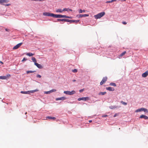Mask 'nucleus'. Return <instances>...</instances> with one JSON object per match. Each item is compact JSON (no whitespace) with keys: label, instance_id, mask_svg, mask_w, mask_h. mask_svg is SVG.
Returning a JSON list of instances; mask_svg holds the SVG:
<instances>
[{"label":"nucleus","instance_id":"obj_1","mask_svg":"<svg viewBox=\"0 0 148 148\" xmlns=\"http://www.w3.org/2000/svg\"><path fill=\"white\" fill-rule=\"evenodd\" d=\"M105 14V13L104 12H102L98 14L95 15L94 17L96 19L100 18L101 17L104 16Z\"/></svg>","mask_w":148,"mask_h":148},{"label":"nucleus","instance_id":"obj_2","mask_svg":"<svg viewBox=\"0 0 148 148\" xmlns=\"http://www.w3.org/2000/svg\"><path fill=\"white\" fill-rule=\"evenodd\" d=\"M64 93L68 95H72L75 94V92L74 90H72L71 91H64Z\"/></svg>","mask_w":148,"mask_h":148},{"label":"nucleus","instance_id":"obj_3","mask_svg":"<svg viewBox=\"0 0 148 148\" xmlns=\"http://www.w3.org/2000/svg\"><path fill=\"white\" fill-rule=\"evenodd\" d=\"M53 17L56 18H64V15H62L60 14H53Z\"/></svg>","mask_w":148,"mask_h":148},{"label":"nucleus","instance_id":"obj_4","mask_svg":"<svg viewBox=\"0 0 148 148\" xmlns=\"http://www.w3.org/2000/svg\"><path fill=\"white\" fill-rule=\"evenodd\" d=\"M107 79L108 78L106 77H103L102 79V80L100 82V84L101 85H102L104 84L107 81Z\"/></svg>","mask_w":148,"mask_h":148},{"label":"nucleus","instance_id":"obj_5","mask_svg":"<svg viewBox=\"0 0 148 148\" xmlns=\"http://www.w3.org/2000/svg\"><path fill=\"white\" fill-rule=\"evenodd\" d=\"M10 76L11 75L10 74H8L6 76H0V79H7L9 77H10Z\"/></svg>","mask_w":148,"mask_h":148},{"label":"nucleus","instance_id":"obj_6","mask_svg":"<svg viewBox=\"0 0 148 148\" xmlns=\"http://www.w3.org/2000/svg\"><path fill=\"white\" fill-rule=\"evenodd\" d=\"M53 13H51L49 12H45L43 13V15L45 16H47L52 17L53 16Z\"/></svg>","mask_w":148,"mask_h":148},{"label":"nucleus","instance_id":"obj_7","mask_svg":"<svg viewBox=\"0 0 148 148\" xmlns=\"http://www.w3.org/2000/svg\"><path fill=\"white\" fill-rule=\"evenodd\" d=\"M22 42H21L18 44L13 47V49H18L22 45Z\"/></svg>","mask_w":148,"mask_h":148},{"label":"nucleus","instance_id":"obj_8","mask_svg":"<svg viewBox=\"0 0 148 148\" xmlns=\"http://www.w3.org/2000/svg\"><path fill=\"white\" fill-rule=\"evenodd\" d=\"M89 99L88 97H82L78 99L77 100L78 101H80L81 100L86 101L88 100Z\"/></svg>","mask_w":148,"mask_h":148},{"label":"nucleus","instance_id":"obj_9","mask_svg":"<svg viewBox=\"0 0 148 148\" xmlns=\"http://www.w3.org/2000/svg\"><path fill=\"white\" fill-rule=\"evenodd\" d=\"M79 21V20H71L66 19V22L72 23H77Z\"/></svg>","mask_w":148,"mask_h":148},{"label":"nucleus","instance_id":"obj_10","mask_svg":"<svg viewBox=\"0 0 148 148\" xmlns=\"http://www.w3.org/2000/svg\"><path fill=\"white\" fill-rule=\"evenodd\" d=\"M88 16L89 14H79L77 16L79 18H82L83 17Z\"/></svg>","mask_w":148,"mask_h":148},{"label":"nucleus","instance_id":"obj_11","mask_svg":"<svg viewBox=\"0 0 148 148\" xmlns=\"http://www.w3.org/2000/svg\"><path fill=\"white\" fill-rule=\"evenodd\" d=\"M140 119H144L146 120L148 119V117L144 115H140Z\"/></svg>","mask_w":148,"mask_h":148},{"label":"nucleus","instance_id":"obj_12","mask_svg":"<svg viewBox=\"0 0 148 148\" xmlns=\"http://www.w3.org/2000/svg\"><path fill=\"white\" fill-rule=\"evenodd\" d=\"M66 99V97H62L60 98H57L56 99V100L58 101V100H64Z\"/></svg>","mask_w":148,"mask_h":148},{"label":"nucleus","instance_id":"obj_13","mask_svg":"<svg viewBox=\"0 0 148 148\" xmlns=\"http://www.w3.org/2000/svg\"><path fill=\"white\" fill-rule=\"evenodd\" d=\"M9 1V0H0V3L1 4L3 5V3H7Z\"/></svg>","mask_w":148,"mask_h":148},{"label":"nucleus","instance_id":"obj_14","mask_svg":"<svg viewBox=\"0 0 148 148\" xmlns=\"http://www.w3.org/2000/svg\"><path fill=\"white\" fill-rule=\"evenodd\" d=\"M148 75V71H146L145 72L143 73L142 74V76L143 77H147Z\"/></svg>","mask_w":148,"mask_h":148},{"label":"nucleus","instance_id":"obj_15","mask_svg":"<svg viewBox=\"0 0 148 148\" xmlns=\"http://www.w3.org/2000/svg\"><path fill=\"white\" fill-rule=\"evenodd\" d=\"M34 64L37 66V67L39 69H42L43 68L42 66L40 64L38 63H34Z\"/></svg>","mask_w":148,"mask_h":148},{"label":"nucleus","instance_id":"obj_16","mask_svg":"<svg viewBox=\"0 0 148 148\" xmlns=\"http://www.w3.org/2000/svg\"><path fill=\"white\" fill-rule=\"evenodd\" d=\"M106 89L107 90L110 91H113L114 90V88L110 87H106Z\"/></svg>","mask_w":148,"mask_h":148},{"label":"nucleus","instance_id":"obj_17","mask_svg":"<svg viewBox=\"0 0 148 148\" xmlns=\"http://www.w3.org/2000/svg\"><path fill=\"white\" fill-rule=\"evenodd\" d=\"M47 119H50L55 120L56 118L54 117L48 116L46 117Z\"/></svg>","mask_w":148,"mask_h":148},{"label":"nucleus","instance_id":"obj_18","mask_svg":"<svg viewBox=\"0 0 148 148\" xmlns=\"http://www.w3.org/2000/svg\"><path fill=\"white\" fill-rule=\"evenodd\" d=\"M66 19H58L56 21H66Z\"/></svg>","mask_w":148,"mask_h":148},{"label":"nucleus","instance_id":"obj_19","mask_svg":"<svg viewBox=\"0 0 148 148\" xmlns=\"http://www.w3.org/2000/svg\"><path fill=\"white\" fill-rule=\"evenodd\" d=\"M141 110L142 111H143L145 112L148 113V110L145 108H141Z\"/></svg>","mask_w":148,"mask_h":148},{"label":"nucleus","instance_id":"obj_20","mask_svg":"<svg viewBox=\"0 0 148 148\" xmlns=\"http://www.w3.org/2000/svg\"><path fill=\"white\" fill-rule=\"evenodd\" d=\"M21 93L24 94H29V91H21Z\"/></svg>","mask_w":148,"mask_h":148},{"label":"nucleus","instance_id":"obj_21","mask_svg":"<svg viewBox=\"0 0 148 148\" xmlns=\"http://www.w3.org/2000/svg\"><path fill=\"white\" fill-rule=\"evenodd\" d=\"M63 11H72V10H71V9H69V8H64L63 9Z\"/></svg>","mask_w":148,"mask_h":148},{"label":"nucleus","instance_id":"obj_22","mask_svg":"<svg viewBox=\"0 0 148 148\" xmlns=\"http://www.w3.org/2000/svg\"><path fill=\"white\" fill-rule=\"evenodd\" d=\"M56 11L57 12H59L61 13V12H62L63 11H63V10H62L60 9H57L56 10Z\"/></svg>","mask_w":148,"mask_h":148},{"label":"nucleus","instance_id":"obj_23","mask_svg":"<svg viewBox=\"0 0 148 148\" xmlns=\"http://www.w3.org/2000/svg\"><path fill=\"white\" fill-rule=\"evenodd\" d=\"M110 108L111 109H115L117 107L114 106H110Z\"/></svg>","mask_w":148,"mask_h":148},{"label":"nucleus","instance_id":"obj_24","mask_svg":"<svg viewBox=\"0 0 148 148\" xmlns=\"http://www.w3.org/2000/svg\"><path fill=\"white\" fill-rule=\"evenodd\" d=\"M38 91V89H36L34 90L29 91V94L30 93H33L35 92H37Z\"/></svg>","mask_w":148,"mask_h":148},{"label":"nucleus","instance_id":"obj_25","mask_svg":"<svg viewBox=\"0 0 148 148\" xmlns=\"http://www.w3.org/2000/svg\"><path fill=\"white\" fill-rule=\"evenodd\" d=\"M38 91V89H36L34 90L29 91V94L30 93H33L35 92H37Z\"/></svg>","mask_w":148,"mask_h":148},{"label":"nucleus","instance_id":"obj_26","mask_svg":"<svg viewBox=\"0 0 148 148\" xmlns=\"http://www.w3.org/2000/svg\"><path fill=\"white\" fill-rule=\"evenodd\" d=\"M106 92H100L98 95H105V94H106Z\"/></svg>","mask_w":148,"mask_h":148},{"label":"nucleus","instance_id":"obj_27","mask_svg":"<svg viewBox=\"0 0 148 148\" xmlns=\"http://www.w3.org/2000/svg\"><path fill=\"white\" fill-rule=\"evenodd\" d=\"M32 60L34 63H37L36 60L35 58L33 57L32 58Z\"/></svg>","mask_w":148,"mask_h":148},{"label":"nucleus","instance_id":"obj_28","mask_svg":"<svg viewBox=\"0 0 148 148\" xmlns=\"http://www.w3.org/2000/svg\"><path fill=\"white\" fill-rule=\"evenodd\" d=\"M26 55L29 56H32L34 55V54L31 53H26Z\"/></svg>","mask_w":148,"mask_h":148},{"label":"nucleus","instance_id":"obj_29","mask_svg":"<svg viewBox=\"0 0 148 148\" xmlns=\"http://www.w3.org/2000/svg\"><path fill=\"white\" fill-rule=\"evenodd\" d=\"M126 52L125 51H124V52H123L122 53H121V54H120L119 56V57H121L123 56H124L126 53Z\"/></svg>","mask_w":148,"mask_h":148},{"label":"nucleus","instance_id":"obj_30","mask_svg":"<svg viewBox=\"0 0 148 148\" xmlns=\"http://www.w3.org/2000/svg\"><path fill=\"white\" fill-rule=\"evenodd\" d=\"M36 71H27V74L30 73H32L34 72H35Z\"/></svg>","mask_w":148,"mask_h":148},{"label":"nucleus","instance_id":"obj_31","mask_svg":"<svg viewBox=\"0 0 148 148\" xmlns=\"http://www.w3.org/2000/svg\"><path fill=\"white\" fill-rule=\"evenodd\" d=\"M110 85L111 86H116V84L115 83H112V82L110 83Z\"/></svg>","mask_w":148,"mask_h":148},{"label":"nucleus","instance_id":"obj_32","mask_svg":"<svg viewBox=\"0 0 148 148\" xmlns=\"http://www.w3.org/2000/svg\"><path fill=\"white\" fill-rule=\"evenodd\" d=\"M142 111L141 108L140 109H138L135 111V112H139Z\"/></svg>","mask_w":148,"mask_h":148},{"label":"nucleus","instance_id":"obj_33","mask_svg":"<svg viewBox=\"0 0 148 148\" xmlns=\"http://www.w3.org/2000/svg\"><path fill=\"white\" fill-rule=\"evenodd\" d=\"M86 11L85 10H82V9H80L79 10V13H81L82 12H85Z\"/></svg>","mask_w":148,"mask_h":148},{"label":"nucleus","instance_id":"obj_34","mask_svg":"<svg viewBox=\"0 0 148 148\" xmlns=\"http://www.w3.org/2000/svg\"><path fill=\"white\" fill-rule=\"evenodd\" d=\"M121 103L124 105H127V103L126 102H123V101H121Z\"/></svg>","mask_w":148,"mask_h":148},{"label":"nucleus","instance_id":"obj_35","mask_svg":"<svg viewBox=\"0 0 148 148\" xmlns=\"http://www.w3.org/2000/svg\"><path fill=\"white\" fill-rule=\"evenodd\" d=\"M64 18H72V17L71 16H67L66 15H64Z\"/></svg>","mask_w":148,"mask_h":148},{"label":"nucleus","instance_id":"obj_36","mask_svg":"<svg viewBox=\"0 0 148 148\" xmlns=\"http://www.w3.org/2000/svg\"><path fill=\"white\" fill-rule=\"evenodd\" d=\"M51 91V92H55L56 91V90L55 89H53L50 90Z\"/></svg>","mask_w":148,"mask_h":148},{"label":"nucleus","instance_id":"obj_37","mask_svg":"<svg viewBox=\"0 0 148 148\" xmlns=\"http://www.w3.org/2000/svg\"><path fill=\"white\" fill-rule=\"evenodd\" d=\"M51 93V91L50 90L48 91H45V93L46 94H49Z\"/></svg>","mask_w":148,"mask_h":148},{"label":"nucleus","instance_id":"obj_38","mask_svg":"<svg viewBox=\"0 0 148 148\" xmlns=\"http://www.w3.org/2000/svg\"><path fill=\"white\" fill-rule=\"evenodd\" d=\"M77 70L76 69H74L72 70V72L74 73H76L77 72Z\"/></svg>","mask_w":148,"mask_h":148},{"label":"nucleus","instance_id":"obj_39","mask_svg":"<svg viewBox=\"0 0 148 148\" xmlns=\"http://www.w3.org/2000/svg\"><path fill=\"white\" fill-rule=\"evenodd\" d=\"M36 77H37L40 78L41 77V76L40 75H39V74H38L36 75Z\"/></svg>","mask_w":148,"mask_h":148},{"label":"nucleus","instance_id":"obj_40","mask_svg":"<svg viewBox=\"0 0 148 148\" xmlns=\"http://www.w3.org/2000/svg\"><path fill=\"white\" fill-rule=\"evenodd\" d=\"M4 5L5 6H8L9 5H11V4H4Z\"/></svg>","mask_w":148,"mask_h":148},{"label":"nucleus","instance_id":"obj_41","mask_svg":"<svg viewBox=\"0 0 148 148\" xmlns=\"http://www.w3.org/2000/svg\"><path fill=\"white\" fill-rule=\"evenodd\" d=\"M84 89H82L80 90H79V92H83V91H84Z\"/></svg>","mask_w":148,"mask_h":148},{"label":"nucleus","instance_id":"obj_42","mask_svg":"<svg viewBox=\"0 0 148 148\" xmlns=\"http://www.w3.org/2000/svg\"><path fill=\"white\" fill-rule=\"evenodd\" d=\"M27 60V59L25 58H24L23 59V60H22V62H23L24 61H26Z\"/></svg>","mask_w":148,"mask_h":148},{"label":"nucleus","instance_id":"obj_43","mask_svg":"<svg viewBox=\"0 0 148 148\" xmlns=\"http://www.w3.org/2000/svg\"><path fill=\"white\" fill-rule=\"evenodd\" d=\"M112 3L111 1H107L106 2V3Z\"/></svg>","mask_w":148,"mask_h":148},{"label":"nucleus","instance_id":"obj_44","mask_svg":"<svg viewBox=\"0 0 148 148\" xmlns=\"http://www.w3.org/2000/svg\"><path fill=\"white\" fill-rule=\"evenodd\" d=\"M122 23L124 25H126L127 24V23L125 21L122 22Z\"/></svg>","mask_w":148,"mask_h":148},{"label":"nucleus","instance_id":"obj_45","mask_svg":"<svg viewBox=\"0 0 148 148\" xmlns=\"http://www.w3.org/2000/svg\"><path fill=\"white\" fill-rule=\"evenodd\" d=\"M107 116H108L107 115H103L102 116L103 117H107Z\"/></svg>","mask_w":148,"mask_h":148},{"label":"nucleus","instance_id":"obj_46","mask_svg":"<svg viewBox=\"0 0 148 148\" xmlns=\"http://www.w3.org/2000/svg\"><path fill=\"white\" fill-rule=\"evenodd\" d=\"M111 1H112V2H114V1H116V0H112Z\"/></svg>","mask_w":148,"mask_h":148},{"label":"nucleus","instance_id":"obj_47","mask_svg":"<svg viewBox=\"0 0 148 148\" xmlns=\"http://www.w3.org/2000/svg\"><path fill=\"white\" fill-rule=\"evenodd\" d=\"M73 82H75V81H76V80H75V79H74V80H73Z\"/></svg>","mask_w":148,"mask_h":148},{"label":"nucleus","instance_id":"obj_48","mask_svg":"<svg viewBox=\"0 0 148 148\" xmlns=\"http://www.w3.org/2000/svg\"><path fill=\"white\" fill-rule=\"evenodd\" d=\"M92 120H89V123H91V122H92Z\"/></svg>","mask_w":148,"mask_h":148},{"label":"nucleus","instance_id":"obj_49","mask_svg":"<svg viewBox=\"0 0 148 148\" xmlns=\"http://www.w3.org/2000/svg\"><path fill=\"white\" fill-rule=\"evenodd\" d=\"M0 63H2V64H3V62L1 61H0Z\"/></svg>","mask_w":148,"mask_h":148},{"label":"nucleus","instance_id":"obj_50","mask_svg":"<svg viewBox=\"0 0 148 148\" xmlns=\"http://www.w3.org/2000/svg\"><path fill=\"white\" fill-rule=\"evenodd\" d=\"M116 114H115L114 115V117H116Z\"/></svg>","mask_w":148,"mask_h":148},{"label":"nucleus","instance_id":"obj_51","mask_svg":"<svg viewBox=\"0 0 148 148\" xmlns=\"http://www.w3.org/2000/svg\"><path fill=\"white\" fill-rule=\"evenodd\" d=\"M5 30H6V31H8V29H5Z\"/></svg>","mask_w":148,"mask_h":148},{"label":"nucleus","instance_id":"obj_52","mask_svg":"<svg viewBox=\"0 0 148 148\" xmlns=\"http://www.w3.org/2000/svg\"><path fill=\"white\" fill-rule=\"evenodd\" d=\"M27 114V112H26L25 113V114Z\"/></svg>","mask_w":148,"mask_h":148}]
</instances>
